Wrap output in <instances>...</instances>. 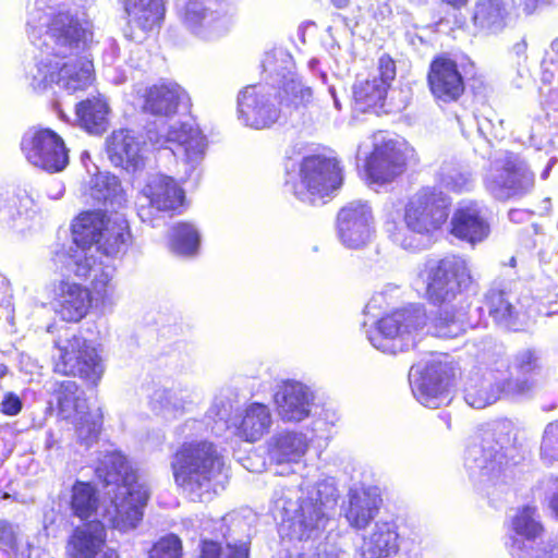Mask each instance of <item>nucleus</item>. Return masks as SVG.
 I'll use <instances>...</instances> for the list:
<instances>
[{"label":"nucleus","mask_w":558,"mask_h":558,"mask_svg":"<svg viewBox=\"0 0 558 558\" xmlns=\"http://www.w3.org/2000/svg\"><path fill=\"white\" fill-rule=\"evenodd\" d=\"M27 25L34 31L46 26L45 34L35 43L40 50L39 60L29 71L31 85L35 90H45L57 84L74 93L89 85L93 63L86 57L77 58L81 48L93 38V26L85 13L51 11L41 22V17L37 20V12H32Z\"/></svg>","instance_id":"f257e3e1"},{"label":"nucleus","mask_w":558,"mask_h":558,"mask_svg":"<svg viewBox=\"0 0 558 558\" xmlns=\"http://www.w3.org/2000/svg\"><path fill=\"white\" fill-rule=\"evenodd\" d=\"M96 472L106 485H116L110 504L104 509L102 519L121 532L135 529L143 519L149 498L146 482L119 452L105 454Z\"/></svg>","instance_id":"f03ea898"},{"label":"nucleus","mask_w":558,"mask_h":558,"mask_svg":"<svg viewBox=\"0 0 558 558\" xmlns=\"http://www.w3.org/2000/svg\"><path fill=\"white\" fill-rule=\"evenodd\" d=\"M338 489L332 477H325L307 492L306 497H296V492L287 489L276 498L274 509L291 536L300 541L316 536L325 529L329 511L337 504Z\"/></svg>","instance_id":"7ed1b4c3"},{"label":"nucleus","mask_w":558,"mask_h":558,"mask_svg":"<svg viewBox=\"0 0 558 558\" xmlns=\"http://www.w3.org/2000/svg\"><path fill=\"white\" fill-rule=\"evenodd\" d=\"M222 466L221 456L209 441L184 442L171 462L175 483L198 501L209 500L217 493Z\"/></svg>","instance_id":"20e7f679"},{"label":"nucleus","mask_w":558,"mask_h":558,"mask_svg":"<svg viewBox=\"0 0 558 558\" xmlns=\"http://www.w3.org/2000/svg\"><path fill=\"white\" fill-rule=\"evenodd\" d=\"M73 243L63 253L86 252L96 257L102 252L106 256H117L124 252L131 241L129 225L122 215L106 217L100 211L82 214L73 223Z\"/></svg>","instance_id":"39448f33"},{"label":"nucleus","mask_w":558,"mask_h":558,"mask_svg":"<svg viewBox=\"0 0 558 558\" xmlns=\"http://www.w3.org/2000/svg\"><path fill=\"white\" fill-rule=\"evenodd\" d=\"M449 199L436 189L425 187L415 193L404 207V226H395L390 236L404 250L421 246L418 235H428L440 229L448 218Z\"/></svg>","instance_id":"423d86ee"},{"label":"nucleus","mask_w":558,"mask_h":558,"mask_svg":"<svg viewBox=\"0 0 558 558\" xmlns=\"http://www.w3.org/2000/svg\"><path fill=\"white\" fill-rule=\"evenodd\" d=\"M425 324L426 314L423 306L411 304L379 319L376 328L367 331V338L377 350L396 354L414 344L413 333Z\"/></svg>","instance_id":"0eeeda50"},{"label":"nucleus","mask_w":558,"mask_h":558,"mask_svg":"<svg viewBox=\"0 0 558 558\" xmlns=\"http://www.w3.org/2000/svg\"><path fill=\"white\" fill-rule=\"evenodd\" d=\"M341 170L335 158L313 155L303 158L294 180L287 184L303 203L316 204L340 187Z\"/></svg>","instance_id":"6e6552de"},{"label":"nucleus","mask_w":558,"mask_h":558,"mask_svg":"<svg viewBox=\"0 0 558 558\" xmlns=\"http://www.w3.org/2000/svg\"><path fill=\"white\" fill-rule=\"evenodd\" d=\"M535 177L527 162L515 153L505 151L494 159L485 187L498 201L522 197L534 187Z\"/></svg>","instance_id":"1a4fd4ad"},{"label":"nucleus","mask_w":558,"mask_h":558,"mask_svg":"<svg viewBox=\"0 0 558 558\" xmlns=\"http://www.w3.org/2000/svg\"><path fill=\"white\" fill-rule=\"evenodd\" d=\"M148 140L154 146L168 148L184 167V174L191 178L202 165L207 141L202 131L191 121H178L169 125L166 134L148 131Z\"/></svg>","instance_id":"9d476101"},{"label":"nucleus","mask_w":558,"mask_h":558,"mask_svg":"<svg viewBox=\"0 0 558 558\" xmlns=\"http://www.w3.org/2000/svg\"><path fill=\"white\" fill-rule=\"evenodd\" d=\"M54 372L78 376L96 384L104 373V365L92 341L78 335L59 339L54 342Z\"/></svg>","instance_id":"9b49d317"},{"label":"nucleus","mask_w":558,"mask_h":558,"mask_svg":"<svg viewBox=\"0 0 558 558\" xmlns=\"http://www.w3.org/2000/svg\"><path fill=\"white\" fill-rule=\"evenodd\" d=\"M514 436L509 422H499L494 428L486 430L480 446L469 449V459L474 462L482 476L497 480L510 464L515 448Z\"/></svg>","instance_id":"f8f14e48"},{"label":"nucleus","mask_w":558,"mask_h":558,"mask_svg":"<svg viewBox=\"0 0 558 558\" xmlns=\"http://www.w3.org/2000/svg\"><path fill=\"white\" fill-rule=\"evenodd\" d=\"M56 263H61L70 271L80 278H92V303L101 310L111 308L116 302V289L112 283L113 268L105 265L96 257L86 256L84 251L74 253L58 252Z\"/></svg>","instance_id":"ddd939ff"},{"label":"nucleus","mask_w":558,"mask_h":558,"mask_svg":"<svg viewBox=\"0 0 558 558\" xmlns=\"http://www.w3.org/2000/svg\"><path fill=\"white\" fill-rule=\"evenodd\" d=\"M468 263L460 256H447L427 268L426 294L434 304H447L471 282Z\"/></svg>","instance_id":"4468645a"},{"label":"nucleus","mask_w":558,"mask_h":558,"mask_svg":"<svg viewBox=\"0 0 558 558\" xmlns=\"http://www.w3.org/2000/svg\"><path fill=\"white\" fill-rule=\"evenodd\" d=\"M409 377L414 397L424 407L437 409L450 402L447 363L435 359L420 363L411 368Z\"/></svg>","instance_id":"2eb2a0df"},{"label":"nucleus","mask_w":558,"mask_h":558,"mask_svg":"<svg viewBox=\"0 0 558 558\" xmlns=\"http://www.w3.org/2000/svg\"><path fill=\"white\" fill-rule=\"evenodd\" d=\"M263 72L282 90L279 94L281 102L287 105H305L311 100L312 90L296 77L293 72L294 62L292 56L284 49L278 48L265 54Z\"/></svg>","instance_id":"dca6fc26"},{"label":"nucleus","mask_w":558,"mask_h":558,"mask_svg":"<svg viewBox=\"0 0 558 558\" xmlns=\"http://www.w3.org/2000/svg\"><path fill=\"white\" fill-rule=\"evenodd\" d=\"M21 149L32 165L51 173L62 171L69 163L63 140L49 129L25 133Z\"/></svg>","instance_id":"f3484780"},{"label":"nucleus","mask_w":558,"mask_h":558,"mask_svg":"<svg viewBox=\"0 0 558 558\" xmlns=\"http://www.w3.org/2000/svg\"><path fill=\"white\" fill-rule=\"evenodd\" d=\"M280 111L277 96L266 85H250L238 96V118L246 126L265 129L272 125Z\"/></svg>","instance_id":"a211bd4d"},{"label":"nucleus","mask_w":558,"mask_h":558,"mask_svg":"<svg viewBox=\"0 0 558 558\" xmlns=\"http://www.w3.org/2000/svg\"><path fill=\"white\" fill-rule=\"evenodd\" d=\"M374 232L372 208L365 202H351L337 217V233L340 242L348 248L365 246Z\"/></svg>","instance_id":"6ab92c4d"},{"label":"nucleus","mask_w":558,"mask_h":558,"mask_svg":"<svg viewBox=\"0 0 558 558\" xmlns=\"http://www.w3.org/2000/svg\"><path fill=\"white\" fill-rule=\"evenodd\" d=\"M405 170V156L396 141L379 132L374 135V150L366 162V173L373 183L393 181Z\"/></svg>","instance_id":"aec40b11"},{"label":"nucleus","mask_w":558,"mask_h":558,"mask_svg":"<svg viewBox=\"0 0 558 558\" xmlns=\"http://www.w3.org/2000/svg\"><path fill=\"white\" fill-rule=\"evenodd\" d=\"M395 77V61L388 54L381 56L378 60L377 72L354 85V99L361 109L381 108Z\"/></svg>","instance_id":"412c9836"},{"label":"nucleus","mask_w":558,"mask_h":558,"mask_svg":"<svg viewBox=\"0 0 558 558\" xmlns=\"http://www.w3.org/2000/svg\"><path fill=\"white\" fill-rule=\"evenodd\" d=\"M274 401L282 421L301 422L311 415L314 393L300 381L286 380L277 386Z\"/></svg>","instance_id":"4be33fe9"},{"label":"nucleus","mask_w":558,"mask_h":558,"mask_svg":"<svg viewBox=\"0 0 558 558\" xmlns=\"http://www.w3.org/2000/svg\"><path fill=\"white\" fill-rule=\"evenodd\" d=\"M427 81L433 96L444 102L458 100L464 92V81L456 61L446 57L433 60Z\"/></svg>","instance_id":"5701e85b"},{"label":"nucleus","mask_w":558,"mask_h":558,"mask_svg":"<svg viewBox=\"0 0 558 558\" xmlns=\"http://www.w3.org/2000/svg\"><path fill=\"white\" fill-rule=\"evenodd\" d=\"M450 228L453 236L472 245L483 242L490 232L483 208L474 202L461 204L454 210Z\"/></svg>","instance_id":"b1692460"},{"label":"nucleus","mask_w":558,"mask_h":558,"mask_svg":"<svg viewBox=\"0 0 558 558\" xmlns=\"http://www.w3.org/2000/svg\"><path fill=\"white\" fill-rule=\"evenodd\" d=\"M124 10L129 17L126 34L134 41H143L157 29L163 16L161 0H124Z\"/></svg>","instance_id":"393cba45"},{"label":"nucleus","mask_w":558,"mask_h":558,"mask_svg":"<svg viewBox=\"0 0 558 558\" xmlns=\"http://www.w3.org/2000/svg\"><path fill=\"white\" fill-rule=\"evenodd\" d=\"M489 316L500 327L518 331L524 328L527 315L519 298L502 290H490L487 295Z\"/></svg>","instance_id":"a878e982"},{"label":"nucleus","mask_w":558,"mask_h":558,"mask_svg":"<svg viewBox=\"0 0 558 558\" xmlns=\"http://www.w3.org/2000/svg\"><path fill=\"white\" fill-rule=\"evenodd\" d=\"M142 193L150 206L159 211L177 210L184 201V191L178 182L172 177L160 173L148 177Z\"/></svg>","instance_id":"bb28decb"},{"label":"nucleus","mask_w":558,"mask_h":558,"mask_svg":"<svg viewBox=\"0 0 558 558\" xmlns=\"http://www.w3.org/2000/svg\"><path fill=\"white\" fill-rule=\"evenodd\" d=\"M58 313L65 322L77 323L92 306L90 291L75 282L61 281L56 291Z\"/></svg>","instance_id":"cd10ccee"},{"label":"nucleus","mask_w":558,"mask_h":558,"mask_svg":"<svg viewBox=\"0 0 558 558\" xmlns=\"http://www.w3.org/2000/svg\"><path fill=\"white\" fill-rule=\"evenodd\" d=\"M107 150L111 162L126 170H136L143 163L142 142L132 131H114L107 141Z\"/></svg>","instance_id":"c85d7f7f"},{"label":"nucleus","mask_w":558,"mask_h":558,"mask_svg":"<svg viewBox=\"0 0 558 558\" xmlns=\"http://www.w3.org/2000/svg\"><path fill=\"white\" fill-rule=\"evenodd\" d=\"M106 541L105 526L99 521H90L77 526L66 543V554L72 558H92Z\"/></svg>","instance_id":"c756f323"},{"label":"nucleus","mask_w":558,"mask_h":558,"mask_svg":"<svg viewBox=\"0 0 558 558\" xmlns=\"http://www.w3.org/2000/svg\"><path fill=\"white\" fill-rule=\"evenodd\" d=\"M183 24L193 33L211 38L221 33L222 21L199 0H189L180 9Z\"/></svg>","instance_id":"7c9ffc66"},{"label":"nucleus","mask_w":558,"mask_h":558,"mask_svg":"<svg viewBox=\"0 0 558 558\" xmlns=\"http://www.w3.org/2000/svg\"><path fill=\"white\" fill-rule=\"evenodd\" d=\"M185 97V92L175 83L153 85L144 94L143 110L153 116L170 117Z\"/></svg>","instance_id":"2f4dec72"},{"label":"nucleus","mask_w":558,"mask_h":558,"mask_svg":"<svg viewBox=\"0 0 558 558\" xmlns=\"http://www.w3.org/2000/svg\"><path fill=\"white\" fill-rule=\"evenodd\" d=\"M381 499L371 489H354L349 494L345 519L355 529H364L376 517Z\"/></svg>","instance_id":"473e14b6"},{"label":"nucleus","mask_w":558,"mask_h":558,"mask_svg":"<svg viewBox=\"0 0 558 558\" xmlns=\"http://www.w3.org/2000/svg\"><path fill=\"white\" fill-rule=\"evenodd\" d=\"M511 0H476L473 9V23L486 33H498L506 26Z\"/></svg>","instance_id":"72a5a7b5"},{"label":"nucleus","mask_w":558,"mask_h":558,"mask_svg":"<svg viewBox=\"0 0 558 558\" xmlns=\"http://www.w3.org/2000/svg\"><path fill=\"white\" fill-rule=\"evenodd\" d=\"M511 530L514 532L512 551L521 550V547L532 546L543 535L544 529L539 522L536 509L524 507L518 510L511 520Z\"/></svg>","instance_id":"f704fd0d"},{"label":"nucleus","mask_w":558,"mask_h":558,"mask_svg":"<svg viewBox=\"0 0 558 558\" xmlns=\"http://www.w3.org/2000/svg\"><path fill=\"white\" fill-rule=\"evenodd\" d=\"M398 534L387 522L376 523L368 536L364 537L361 551L364 558H386L398 550Z\"/></svg>","instance_id":"c9c22d12"},{"label":"nucleus","mask_w":558,"mask_h":558,"mask_svg":"<svg viewBox=\"0 0 558 558\" xmlns=\"http://www.w3.org/2000/svg\"><path fill=\"white\" fill-rule=\"evenodd\" d=\"M497 376L493 373L469 378L465 385L464 399L475 409H484L500 399V390L497 388Z\"/></svg>","instance_id":"e433bc0d"},{"label":"nucleus","mask_w":558,"mask_h":558,"mask_svg":"<svg viewBox=\"0 0 558 558\" xmlns=\"http://www.w3.org/2000/svg\"><path fill=\"white\" fill-rule=\"evenodd\" d=\"M307 450L305 435L293 432H284L272 438L271 454L278 464L299 465Z\"/></svg>","instance_id":"4c0bfd02"},{"label":"nucleus","mask_w":558,"mask_h":558,"mask_svg":"<svg viewBox=\"0 0 558 558\" xmlns=\"http://www.w3.org/2000/svg\"><path fill=\"white\" fill-rule=\"evenodd\" d=\"M271 425L269 409L260 403L248 405L238 425V435L246 441L254 442L268 432Z\"/></svg>","instance_id":"58836bf2"},{"label":"nucleus","mask_w":558,"mask_h":558,"mask_svg":"<svg viewBox=\"0 0 558 558\" xmlns=\"http://www.w3.org/2000/svg\"><path fill=\"white\" fill-rule=\"evenodd\" d=\"M109 107L105 99H86L76 106L80 124L90 134H101L108 128Z\"/></svg>","instance_id":"ea45409f"},{"label":"nucleus","mask_w":558,"mask_h":558,"mask_svg":"<svg viewBox=\"0 0 558 558\" xmlns=\"http://www.w3.org/2000/svg\"><path fill=\"white\" fill-rule=\"evenodd\" d=\"M464 307L444 306L430 326L432 333L438 338H456L462 335L469 324L466 323Z\"/></svg>","instance_id":"a19ab883"},{"label":"nucleus","mask_w":558,"mask_h":558,"mask_svg":"<svg viewBox=\"0 0 558 558\" xmlns=\"http://www.w3.org/2000/svg\"><path fill=\"white\" fill-rule=\"evenodd\" d=\"M59 410L64 418H73L88 409L84 392L74 380H63L56 390Z\"/></svg>","instance_id":"79ce46f5"},{"label":"nucleus","mask_w":558,"mask_h":558,"mask_svg":"<svg viewBox=\"0 0 558 558\" xmlns=\"http://www.w3.org/2000/svg\"><path fill=\"white\" fill-rule=\"evenodd\" d=\"M98 495L96 488L86 482L77 481L72 487L71 510L81 520H88L98 509Z\"/></svg>","instance_id":"37998d69"},{"label":"nucleus","mask_w":558,"mask_h":558,"mask_svg":"<svg viewBox=\"0 0 558 558\" xmlns=\"http://www.w3.org/2000/svg\"><path fill=\"white\" fill-rule=\"evenodd\" d=\"M187 402V396L182 391L158 390L154 393L151 405L157 414L171 420L184 412Z\"/></svg>","instance_id":"c03bdc74"},{"label":"nucleus","mask_w":558,"mask_h":558,"mask_svg":"<svg viewBox=\"0 0 558 558\" xmlns=\"http://www.w3.org/2000/svg\"><path fill=\"white\" fill-rule=\"evenodd\" d=\"M90 195L96 202L111 206H120L125 201L117 177L104 173L93 180Z\"/></svg>","instance_id":"a18cd8bd"},{"label":"nucleus","mask_w":558,"mask_h":558,"mask_svg":"<svg viewBox=\"0 0 558 558\" xmlns=\"http://www.w3.org/2000/svg\"><path fill=\"white\" fill-rule=\"evenodd\" d=\"M199 245V233L193 225L178 223L172 228L170 246L179 255L190 256L196 253Z\"/></svg>","instance_id":"49530a36"},{"label":"nucleus","mask_w":558,"mask_h":558,"mask_svg":"<svg viewBox=\"0 0 558 558\" xmlns=\"http://www.w3.org/2000/svg\"><path fill=\"white\" fill-rule=\"evenodd\" d=\"M80 441L86 446H90L98 437L101 426V415L97 412L92 413L87 410L84 414H80L72 418Z\"/></svg>","instance_id":"de8ad7c7"},{"label":"nucleus","mask_w":558,"mask_h":558,"mask_svg":"<svg viewBox=\"0 0 558 558\" xmlns=\"http://www.w3.org/2000/svg\"><path fill=\"white\" fill-rule=\"evenodd\" d=\"M539 456L544 463L558 462V420L546 425L539 447Z\"/></svg>","instance_id":"09e8293b"},{"label":"nucleus","mask_w":558,"mask_h":558,"mask_svg":"<svg viewBox=\"0 0 558 558\" xmlns=\"http://www.w3.org/2000/svg\"><path fill=\"white\" fill-rule=\"evenodd\" d=\"M514 372L511 371L509 377L498 378L497 388L500 390V398H519L526 396L533 389L534 383L527 378H513Z\"/></svg>","instance_id":"8fccbe9b"},{"label":"nucleus","mask_w":558,"mask_h":558,"mask_svg":"<svg viewBox=\"0 0 558 558\" xmlns=\"http://www.w3.org/2000/svg\"><path fill=\"white\" fill-rule=\"evenodd\" d=\"M182 542L174 535L169 534L160 538L150 549L149 558H181Z\"/></svg>","instance_id":"3c124183"},{"label":"nucleus","mask_w":558,"mask_h":558,"mask_svg":"<svg viewBox=\"0 0 558 558\" xmlns=\"http://www.w3.org/2000/svg\"><path fill=\"white\" fill-rule=\"evenodd\" d=\"M248 549L242 544L240 546H228L226 553L221 551L218 543L204 541L201 558H247Z\"/></svg>","instance_id":"603ef678"},{"label":"nucleus","mask_w":558,"mask_h":558,"mask_svg":"<svg viewBox=\"0 0 558 558\" xmlns=\"http://www.w3.org/2000/svg\"><path fill=\"white\" fill-rule=\"evenodd\" d=\"M440 184L453 192H461L470 184V174L461 172L459 169L445 166L439 172Z\"/></svg>","instance_id":"864d4df0"},{"label":"nucleus","mask_w":558,"mask_h":558,"mask_svg":"<svg viewBox=\"0 0 558 558\" xmlns=\"http://www.w3.org/2000/svg\"><path fill=\"white\" fill-rule=\"evenodd\" d=\"M517 558H558V543L539 542L519 551H512Z\"/></svg>","instance_id":"5fc2aeb1"},{"label":"nucleus","mask_w":558,"mask_h":558,"mask_svg":"<svg viewBox=\"0 0 558 558\" xmlns=\"http://www.w3.org/2000/svg\"><path fill=\"white\" fill-rule=\"evenodd\" d=\"M539 356L533 349H524L518 352L511 365V371L518 375H527L539 367Z\"/></svg>","instance_id":"6e6d98bb"},{"label":"nucleus","mask_w":558,"mask_h":558,"mask_svg":"<svg viewBox=\"0 0 558 558\" xmlns=\"http://www.w3.org/2000/svg\"><path fill=\"white\" fill-rule=\"evenodd\" d=\"M20 531L19 526L7 520H0V545L7 550H15Z\"/></svg>","instance_id":"4d7b16f0"},{"label":"nucleus","mask_w":558,"mask_h":558,"mask_svg":"<svg viewBox=\"0 0 558 558\" xmlns=\"http://www.w3.org/2000/svg\"><path fill=\"white\" fill-rule=\"evenodd\" d=\"M546 492L548 506L556 518H558V478H548L546 481Z\"/></svg>","instance_id":"13d9d810"},{"label":"nucleus","mask_w":558,"mask_h":558,"mask_svg":"<svg viewBox=\"0 0 558 558\" xmlns=\"http://www.w3.org/2000/svg\"><path fill=\"white\" fill-rule=\"evenodd\" d=\"M21 410L22 401L20 398L12 392L8 393L1 403V412L7 415H16Z\"/></svg>","instance_id":"bf43d9fd"},{"label":"nucleus","mask_w":558,"mask_h":558,"mask_svg":"<svg viewBox=\"0 0 558 558\" xmlns=\"http://www.w3.org/2000/svg\"><path fill=\"white\" fill-rule=\"evenodd\" d=\"M343 555L337 546L324 543L317 546L316 553L311 558H344Z\"/></svg>","instance_id":"052dcab7"},{"label":"nucleus","mask_w":558,"mask_h":558,"mask_svg":"<svg viewBox=\"0 0 558 558\" xmlns=\"http://www.w3.org/2000/svg\"><path fill=\"white\" fill-rule=\"evenodd\" d=\"M539 3H558V0H522L523 12L525 14H531Z\"/></svg>","instance_id":"680f3d73"},{"label":"nucleus","mask_w":558,"mask_h":558,"mask_svg":"<svg viewBox=\"0 0 558 558\" xmlns=\"http://www.w3.org/2000/svg\"><path fill=\"white\" fill-rule=\"evenodd\" d=\"M63 192H64L63 184H61L59 182H54L48 189V196L52 199H59L63 195Z\"/></svg>","instance_id":"e2e57ef3"},{"label":"nucleus","mask_w":558,"mask_h":558,"mask_svg":"<svg viewBox=\"0 0 558 558\" xmlns=\"http://www.w3.org/2000/svg\"><path fill=\"white\" fill-rule=\"evenodd\" d=\"M526 49H527V44H526L525 39H522L521 41L517 43V44L513 46V52H514L517 56H523V54H525Z\"/></svg>","instance_id":"0e129e2a"},{"label":"nucleus","mask_w":558,"mask_h":558,"mask_svg":"<svg viewBox=\"0 0 558 558\" xmlns=\"http://www.w3.org/2000/svg\"><path fill=\"white\" fill-rule=\"evenodd\" d=\"M445 3L459 9L466 4L468 0H442Z\"/></svg>","instance_id":"69168bd1"},{"label":"nucleus","mask_w":558,"mask_h":558,"mask_svg":"<svg viewBox=\"0 0 558 558\" xmlns=\"http://www.w3.org/2000/svg\"><path fill=\"white\" fill-rule=\"evenodd\" d=\"M5 482V480L2 477V475L0 474V499H7L9 498V494L4 490V486H3V483Z\"/></svg>","instance_id":"338daca9"},{"label":"nucleus","mask_w":558,"mask_h":558,"mask_svg":"<svg viewBox=\"0 0 558 558\" xmlns=\"http://www.w3.org/2000/svg\"><path fill=\"white\" fill-rule=\"evenodd\" d=\"M102 558H119V556L116 550L110 549L105 553Z\"/></svg>","instance_id":"774afa93"}]
</instances>
